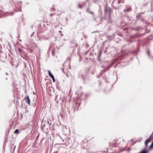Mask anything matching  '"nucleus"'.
<instances>
[{"label":"nucleus","mask_w":153,"mask_h":153,"mask_svg":"<svg viewBox=\"0 0 153 153\" xmlns=\"http://www.w3.org/2000/svg\"><path fill=\"white\" fill-rule=\"evenodd\" d=\"M22 2L21 1H10V4H12L13 6H14L15 7V9L13 11L10 12V15L13 16L14 14L18 12H22Z\"/></svg>","instance_id":"f257e3e1"},{"label":"nucleus","mask_w":153,"mask_h":153,"mask_svg":"<svg viewBox=\"0 0 153 153\" xmlns=\"http://www.w3.org/2000/svg\"><path fill=\"white\" fill-rule=\"evenodd\" d=\"M81 104V102H79L78 101H76L75 102V104H74L71 108V109L70 110V109H68V111L69 114H72L74 112L77 111L79 108V107Z\"/></svg>","instance_id":"f03ea898"},{"label":"nucleus","mask_w":153,"mask_h":153,"mask_svg":"<svg viewBox=\"0 0 153 153\" xmlns=\"http://www.w3.org/2000/svg\"><path fill=\"white\" fill-rule=\"evenodd\" d=\"M115 62L113 61L110 63L108 64L106 66H105L104 65H102L101 66V67L103 68V69L101 71V72L100 73V75H101L103 73H104L106 71H108Z\"/></svg>","instance_id":"7ed1b4c3"},{"label":"nucleus","mask_w":153,"mask_h":153,"mask_svg":"<svg viewBox=\"0 0 153 153\" xmlns=\"http://www.w3.org/2000/svg\"><path fill=\"white\" fill-rule=\"evenodd\" d=\"M151 28L149 27H146L145 29V32L143 33H137L134 34V36L137 38H140L144 36L146 33L150 32Z\"/></svg>","instance_id":"20e7f679"},{"label":"nucleus","mask_w":153,"mask_h":153,"mask_svg":"<svg viewBox=\"0 0 153 153\" xmlns=\"http://www.w3.org/2000/svg\"><path fill=\"white\" fill-rule=\"evenodd\" d=\"M99 8L100 9H99L98 10L99 15L97 16L96 18H94V21H97L96 20L97 19H98V20L99 21H101L103 19V18L102 16V9L100 5H99Z\"/></svg>","instance_id":"39448f33"},{"label":"nucleus","mask_w":153,"mask_h":153,"mask_svg":"<svg viewBox=\"0 0 153 153\" xmlns=\"http://www.w3.org/2000/svg\"><path fill=\"white\" fill-rule=\"evenodd\" d=\"M140 51V47L137 46L136 48V49L131 50L129 51V52L132 54L136 56L138 54V53Z\"/></svg>","instance_id":"423d86ee"},{"label":"nucleus","mask_w":153,"mask_h":153,"mask_svg":"<svg viewBox=\"0 0 153 153\" xmlns=\"http://www.w3.org/2000/svg\"><path fill=\"white\" fill-rule=\"evenodd\" d=\"M10 132V129H8V132L6 133L4 137V141L3 145V150H4V152L5 151V146L6 145V143H7V139L8 137V136L9 135V132Z\"/></svg>","instance_id":"0eeeda50"},{"label":"nucleus","mask_w":153,"mask_h":153,"mask_svg":"<svg viewBox=\"0 0 153 153\" xmlns=\"http://www.w3.org/2000/svg\"><path fill=\"white\" fill-rule=\"evenodd\" d=\"M144 14V13L142 12L136 15V18L137 21H138L140 19H141V22H143L145 21L144 19L143 18V16H142V14Z\"/></svg>","instance_id":"6e6552de"},{"label":"nucleus","mask_w":153,"mask_h":153,"mask_svg":"<svg viewBox=\"0 0 153 153\" xmlns=\"http://www.w3.org/2000/svg\"><path fill=\"white\" fill-rule=\"evenodd\" d=\"M102 48H101L100 51L98 52V55L97 57V60L100 62H101V57L102 53Z\"/></svg>","instance_id":"1a4fd4ad"},{"label":"nucleus","mask_w":153,"mask_h":153,"mask_svg":"<svg viewBox=\"0 0 153 153\" xmlns=\"http://www.w3.org/2000/svg\"><path fill=\"white\" fill-rule=\"evenodd\" d=\"M131 29L140 32L142 30H143V29L140 26H137L135 27H131Z\"/></svg>","instance_id":"9d476101"},{"label":"nucleus","mask_w":153,"mask_h":153,"mask_svg":"<svg viewBox=\"0 0 153 153\" xmlns=\"http://www.w3.org/2000/svg\"><path fill=\"white\" fill-rule=\"evenodd\" d=\"M24 99L26 101V102L29 105H30V100L29 96L27 95V96L25 97Z\"/></svg>","instance_id":"9b49d317"},{"label":"nucleus","mask_w":153,"mask_h":153,"mask_svg":"<svg viewBox=\"0 0 153 153\" xmlns=\"http://www.w3.org/2000/svg\"><path fill=\"white\" fill-rule=\"evenodd\" d=\"M105 13H107L108 15L111 16V14L112 12L111 8L110 7L107 10H104Z\"/></svg>","instance_id":"f8f14e48"},{"label":"nucleus","mask_w":153,"mask_h":153,"mask_svg":"<svg viewBox=\"0 0 153 153\" xmlns=\"http://www.w3.org/2000/svg\"><path fill=\"white\" fill-rule=\"evenodd\" d=\"M151 141L149 138H148L146 139L144 142V144L145 145V148H147L148 147V143Z\"/></svg>","instance_id":"ddd939ff"},{"label":"nucleus","mask_w":153,"mask_h":153,"mask_svg":"<svg viewBox=\"0 0 153 153\" xmlns=\"http://www.w3.org/2000/svg\"><path fill=\"white\" fill-rule=\"evenodd\" d=\"M132 10L131 8V7L128 6L126 7V8L124 9L123 11L125 12H129Z\"/></svg>","instance_id":"4468645a"},{"label":"nucleus","mask_w":153,"mask_h":153,"mask_svg":"<svg viewBox=\"0 0 153 153\" xmlns=\"http://www.w3.org/2000/svg\"><path fill=\"white\" fill-rule=\"evenodd\" d=\"M70 45H75V48L78 46V45L77 43L74 40H71L70 42Z\"/></svg>","instance_id":"2eb2a0df"},{"label":"nucleus","mask_w":153,"mask_h":153,"mask_svg":"<svg viewBox=\"0 0 153 153\" xmlns=\"http://www.w3.org/2000/svg\"><path fill=\"white\" fill-rule=\"evenodd\" d=\"M78 78L82 79L83 80V82L85 83V79H86L82 74H79L78 76Z\"/></svg>","instance_id":"dca6fc26"},{"label":"nucleus","mask_w":153,"mask_h":153,"mask_svg":"<svg viewBox=\"0 0 153 153\" xmlns=\"http://www.w3.org/2000/svg\"><path fill=\"white\" fill-rule=\"evenodd\" d=\"M86 4V3L84 2H83L82 4L79 3L78 5V7L80 8V9H82V7L84 5L85 6Z\"/></svg>","instance_id":"f3484780"},{"label":"nucleus","mask_w":153,"mask_h":153,"mask_svg":"<svg viewBox=\"0 0 153 153\" xmlns=\"http://www.w3.org/2000/svg\"><path fill=\"white\" fill-rule=\"evenodd\" d=\"M45 126V124L43 122V120L41 121V128L42 130L44 129V127Z\"/></svg>","instance_id":"a211bd4d"},{"label":"nucleus","mask_w":153,"mask_h":153,"mask_svg":"<svg viewBox=\"0 0 153 153\" xmlns=\"http://www.w3.org/2000/svg\"><path fill=\"white\" fill-rule=\"evenodd\" d=\"M111 16L108 15V23H111L112 22V20L111 18Z\"/></svg>","instance_id":"6ab92c4d"},{"label":"nucleus","mask_w":153,"mask_h":153,"mask_svg":"<svg viewBox=\"0 0 153 153\" xmlns=\"http://www.w3.org/2000/svg\"><path fill=\"white\" fill-rule=\"evenodd\" d=\"M90 94H91L89 93H86L85 95V98H84V100H86Z\"/></svg>","instance_id":"aec40b11"},{"label":"nucleus","mask_w":153,"mask_h":153,"mask_svg":"<svg viewBox=\"0 0 153 153\" xmlns=\"http://www.w3.org/2000/svg\"><path fill=\"white\" fill-rule=\"evenodd\" d=\"M52 120L49 118L47 119V122L49 126H50L52 124Z\"/></svg>","instance_id":"412c9836"},{"label":"nucleus","mask_w":153,"mask_h":153,"mask_svg":"<svg viewBox=\"0 0 153 153\" xmlns=\"http://www.w3.org/2000/svg\"><path fill=\"white\" fill-rule=\"evenodd\" d=\"M153 149V141L152 142L151 144L150 145L149 147V150H152Z\"/></svg>","instance_id":"4be33fe9"},{"label":"nucleus","mask_w":153,"mask_h":153,"mask_svg":"<svg viewBox=\"0 0 153 153\" xmlns=\"http://www.w3.org/2000/svg\"><path fill=\"white\" fill-rule=\"evenodd\" d=\"M20 132V130L18 129H16L14 131V133L18 134Z\"/></svg>","instance_id":"5701e85b"},{"label":"nucleus","mask_w":153,"mask_h":153,"mask_svg":"<svg viewBox=\"0 0 153 153\" xmlns=\"http://www.w3.org/2000/svg\"><path fill=\"white\" fill-rule=\"evenodd\" d=\"M10 12H6L5 13H2V16H8L9 15V14Z\"/></svg>","instance_id":"b1692460"},{"label":"nucleus","mask_w":153,"mask_h":153,"mask_svg":"<svg viewBox=\"0 0 153 153\" xmlns=\"http://www.w3.org/2000/svg\"><path fill=\"white\" fill-rule=\"evenodd\" d=\"M109 7H108V4L107 3H106V4H105V7H104V10H107L109 8Z\"/></svg>","instance_id":"393cba45"},{"label":"nucleus","mask_w":153,"mask_h":153,"mask_svg":"<svg viewBox=\"0 0 153 153\" xmlns=\"http://www.w3.org/2000/svg\"><path fill=\"white\" fill-rule=\"evenodd\" d=\"M107 41L108 40H106L102 43V46L101 48H102V49L103 48H104V44H105V43H106Z\"/></svg>","instance_id":"a878e982"},{"label":"nucleus","mask_w":153,"mask_h":153,"mask_svg":"<svg viewBox=\"0 0 153 153\" xmlns=\"http://www.w3.org/2000/svg\"><path fill=\"white\" fill-rule=\"evenodd\" d=\"M88 75V72H86L85 73V74L84 75L85 77L86 78L85 79V80L87 79V76Z\"/></svg>","instance_id":"bb28decb"},{"label":"nucleus","mask_w":153,"mask_h":153,"mask_svg":"<svg viewBox=\"0 0 153 153\" xmlns=\"http://www.w3.org/2000/svg\"><path fill=\"white\" fill-rule=\"evenodd\" d=\"M18 50L19 52V53H21L22 54L23 53L22 51V50L20 48H19V47L18 48Z\"/></svg>","instance_id":"cd10ccee"},{"label":"nucleus","mask_w":153,"mask_h":153,"mask_svg":"<svg viewBox=\"0 0 153 153\" xmlns=\"http://www.w3.org/2000/svg\"><path fill=\"white\" fill-rule=\"evenodd\" d=\"M148 56L149 59H153V56L150 54L148 55Z\"/></svg>","instance_id":"c85d7f7f"},{"label":"nucleus","mask_w":153,"mask_h":153,"mask_svg":"<svg viewBox=\"0 0 153 153\" xmlns=\"http://www.w3.org/2000/svg\"><path fill=\"white\" fill-rule=\"evenodd\" d=\"M70 47L71 48H74V49H73V52L74 51V50H75V45H70Z\"/></svg>","instance_id":"c756f323"},{"label":"nucleus","mask_w":153,"mask_h":153,"mask_svg":"<svg viewBox=\"0 0 153 153\" xmlns=\"http://www.w3.org/2000/svg\"><path fill=\"white\" fill-rule=\"evenodd\" d=\"M147 54L148 55H150V51L149 49H148L147 51L146 52Z\"/></svg>","instance_id":"7c9ffc66"},{"label":"nucleus","mask_w":153,"mask_h":153,"mask_svg":"<svg viewBox=\"0 0 153 153\" xmlns=\"http://www.w3.org/2000/svg\"><path fill=\"white\" fill-rule=\"evenodd\" d=\"M121 62V61H119V62H118L117 64H116L114 65V68H116L117 67V65L118 64H120V63Z\"/></svg>","instance_id":"2f4dec72"},{"label":"nucleus","mask_w":153,"mask_h":153,"mask_svg":"<svg viewBox=\"0 0 153 153\" xmlns=\"http://www.w3.org/2000/svg\"><path fill=\"white\" fill-rule=\"evenodd\" d=\"M50 50H51V48H49L48 51V52H47V54L48 55V56L49 55V54H50Z\"/></svg>","instance_id":"473e14b6"},{"label":"nucleus","mask_w":153,"mask_h":153,"mask_svg":"<svg viewBox=\"0 0 153 153\" xmlns=\"http://www.w3.org/2000/svg\"><path fill=\"white\" fill-rule=\"evenodd\" d=\"M153 137V135L151 134L149 136V137L148 138H149L150 140H151V139Z\"/></svg>","instance_id":"72a5a7b5"},{"label":"nucleus","mask_w":153,"mask_h":153,"mask_svg":"<svg viewBox=\"0 0 153 153\" xmlns=\"http://www.w3.org/2000/svg\"><path fill=\"white\" fill-rule=\"evenodd\" d=\"M48 73L49 76H50L51 74H52V73L50 70L48 71Z\"/></svg>","instance_id":"f704fd0d"},{"label":"nucleus","mask_w":153,"mask_h":153,"mask_svg":"<svg viewBox=\"0 0 153 153\" xmlns=\"http://www.w3.org/2000/svg\"><path fill=\"white\" fill-rule=\"evenodd\" d=\"M32 105L33 107H35L36 106V103H34L33 104H32Z\"/></svg>","instance_id":"c9c22d12"},{"label":"nucleus","mask_w":153,"mask_h":153,"mask_svg":"<svg viewBox=\"0 0 153 153\" xmlns=\"http://www.w3.org/2000/svg\"><path fill=\"white\" fill-rule=\"evenodd\" d=\"M49 131L48 128H46V133H48L49 132Z\"/></svg>","instance_id":"e433bc0d"},{"label":"nucleus","mask_w":153,"mask_h":153,"mask_svg":"<svg viewBox=\"0 0 153 153\" xmlns=\"http://www.w3.org/2000/svg\"><path fill=\"white\" fill-rule=\"evenodd\" d=\"M49 76L51 78H52L53 77H54V75L52 74H51L50 76Z\"/></svg>","instance_id":"4c0bfd02"},{"label":"nucleus","mask_w":153,"mask_h":153,"mask_svg":"<svg viewBox=\"0 0 153 153\" xmlns=\"http://www.w3.org/2000/svg\"><path fill=\"white\" fill-rule=\"evenodd\" d=\"M79 56V57H80V58H79V61L80 62H81L82 60V57H81V56Z\"/></svg>","instance_id":"58836bf2"},{"label":"nucleus","mask_w":153,"mask_h":153,"mask_svg":"<svg viewBox=\"0 0 153 153\" xmlns=\"http://www.w3.org/2000/svg\"><path fill=\"white\" fill-rule=\"evenodd\" d=\"M53 80V82H55V79L54 78V77L51 78Z\"/></svg>","instance_id":"ea45409f"},{"label":"nucleus","mask_w":153,"mask_h":153,"mask_svg":"<svg viewBox=\"0 0 153 153\" xmlns=\"http://www.w3.org/2000/svg\"><path fill=\"white\" fill-rule=\"evenodd\" d=\"M21 106H22V108L24 107V108H26V109H27V108L26 107V106H27V105L25 106H23V104H22V105Z\"/></svg>","instance_id":"a19ab883"},{"label":"nucleus","mask_w":153,"mask_h":153,"mask_svg":"<svg viewBox=\"0 0 153 153\" xmlns=\"http://www.w3.org/2000/svg\"><path fill=\"white\" fill-rule=\"evenodd\" d=\"M147 4H148V2H147L146 3L143 4V6H147Z\"/></svg>","instance_id":"79ce46f5"},{"label":"nucleus","mask_w":153,"mask_h":153,"mask_svg":"<svg viewBox=\"0 0 153 153\" xmlns=\"http://www.w3.org/2000/svg\"><path fill=\"white\" fill-rule=\"evenodd\" d=\"M34 33H35V32H32V34H31V35H30V36L31 37L33 36L34 35Z\"/></svg>","instance_id":"37998d69"},{"label":"nucleus","mask_w":153,"mask_h":153,"mask_svg":"<svg viewBox=\"0 0 153 153\" xmlns=\"http://www.w3.org/2000/svg\"><path fill=\"white\" fill-rule=\"evenodd\" d=\"M52 88V89H50V91H53V92H54V91H55V90H54V88Z\"/></svg>","instance_id":"c03bdc74"},{"label":"nucleus","mask_w":153,"mask_h":153,"mask_svg":"<svg viewBox=\"0 0 153 153\" xmlns=\"http://www.w3.org/2000/svg\"><path fill=\"white\" fill-rule=\"evenodd\" d=\"M56 88H58V84H59V83H58V82L57 81H56Z\"/></svg>","instance_id":"a18cd8bd"},{"label":"nucleus","mask_w":153,"mask_h":153,"mask_svg":"<svg viewBox=\"0 0 153 153\" xmlns=\"http://www.w3.org/2000/svg\"><path fill=\"white\" fill-rule=\"evenodd\" d=\"M10 145H11V146H10V152H11V150H12V146H11V143H10Z\"/></svg>","instance_id":"49530a36"},{"label":"nucleus","mask_w":153,"mask_h":153,"mask_svg":"<svg viewBox=\"0 0 153 153\" xmlns=\"http://www.w3.org/2000/svg\"><path fill=\"white\" fill-rule=\"evenodd\" d=\"M85 46L87 48H88L89 47V45L87 43L86 44Z\"/></svg>","instance_id":"de8ad7c7"},{"label":"nucleus","mask_w":153,"mask_h":153,"mask_svg":"<svg viewBox=\"0 0 153 153\" xmlns=\"http://www.w3.org/2000/svg\"><path fill=\"white\" fill-rule=\"evenodd\" d=\"M99 32V31L97 30V31H94V32H93L91 33H97V32Z\"/></svg>","instance_id":"09e8293b"},{"label":"nucleus","mask_w":153,"mask_h":153,"mask_svg":"<svg viewBox=\"0 0 153 153\" xmlns=\"http://www.w3.org/2000/svg\"><path fill=\"white\" fill-rule=\"evenodd\" d=\"M44 140V138H42V139H41V140H40V144H41V142H42V141L43 140Z\"/></svg>","instance_id":"8fccbe9b"},{"label":"nucleus","mask_w":153,"mask_h":153,"mask_svg":"<svg viewBox=\"0 0 153 153\" xmlns=\"http://www.w3.org/2000/svg\"><path fill=\"white\" fill-rule=\"evenodd\" d=\"M1 44H0V53H1V52H2V51L1 50Z\"/></svg>","instance_id":"3c124183"},{"label":"nucleus","mask_w":153,"mask_h":153,"mask_svg":"<svg viewBox=\"0 0 153 153\" xmlns=\"http://www.w3.org/2000/svg\"><path fill=\"white\" fill-rule=\"evenodd\" d=\"M84 37L85 39L87 38V36L85 35H84Z\"/></svg>","instance_id":"603ef678"},{"label":"nucleus","mask_w":153,"mask_h":153,"mask_svg":"<svg viewBox=\"0 0 153 153\" xmlns=\"http://www.w3.org/2000/svg\"><path fill=\"white\" fill-rule=\"evenodd\" d=\"M16 145H15L12 148L13 149V150H14L15 149V148H16Z\"/></svg>","instance_id":"864d4df0"},{"label":"nucleus","mask_w":153,"mask_h":153,"mask_svg":"<svg viewBox=\"0 0 153 153\" xmlns=\"http://www.w3.org/2000/svg\"><path fill=\"white\" fill-rule=\"evenodd\" d=\"M89 13H90L91 14H94V13L93 12H92V11H89Z\"/></svg>","instance_id":"5fc2aeb1"},{"label":"nucleus","mask_w":153,"mask_h":153,"mask_svg":"<svg viewBox=\"0 0 153 153\" xmlns=\"http://www.w3.org/2000/svg\"><path fill=\"white\" fill-rule=\"evenodd\" d=\"M51 9H52V11H54L55 10V9L53 7H52Z\"/></svg>","instance_id":"6e6d98bb"},{"label":"nucleus","mask_w":153,"mask_h":153,"mask_svg":"<svg viewBox=\"0 0 153 153\" xmlns=\"http://www.w3.org/2000/svg\"><path fill=\"white\" fill-rule=\"evenodd\" d=\"M87 11H88V12H89V11H90L89 10V7H88L87 9V10H86Z\"/></svg>","instance_id":"4d7b16f0"},{"label":"nucleus","mask_w":153,"mask_h":153,"mask_svg":"<svg viewBox=\"0 0 153 153\" xmlns=\"http://www.w3.org/2000/svg\"><path fill=\"white\" fill-rule=\"evenodd\" d=\"M21 117L22 118V119H23V114H21Z\"/></svg>","instance_id":"13d9d810"},{"label":"nucleus","mask_w":153,"mask_h":153,"mask_svg":"<svg viewBox=\"0 0 153 153\" xmlns=\"http://www.w3.org/2000/svg\"><path fill=\"white\" fill-rule=\"evenodd\" d=\"M60 36L61 37L63 36V34L62 33H60Z\"/></svg>","instance_id":"bf43d9fd"},{"label":"nucleus","mask_w":153,"mask_h":153,"mask_svg":"<svg viewBox=\"0 0 153 153\" xmlns=\"http://www.w3.org/2000/svg\"><path fill=\"white\" fill-rule=\"evenodd\" d=\"M55 95H56L55 97H56V98H57L58 96V95L57 94H56V93H55Z\"/></svg>","instance_id":"052dcab7"},{"label":"nucleus","mask_w":153,"mask_h":153,"mask_svg":"<svg viewBox=\"0 0 153 153\" xmlns=\"http://www.w3.org/2000/svg\"><path fill=\"white\" fill-rule=\"evenodd\" d=\"M104 53H106V54L107 53V52L106 50H105V51H104Z\"/></svg>","instance_id":"680f3d73"},{"label":"nucleus","mask_w":153,"mask_h":153,"mask_svg":"<svg viewBox=\"0 0 153 153\" xmlns=\"http://www.w3.org/2000/svg\"><path fill=\"white\" fill-rule=\"evenodd\" d=\"M88 53V51H86V52H85V55H87Z\"/></svg>","instance_id":"e2e57ef3"},{"label":"nucleus","mask_w":153,"mask_h":153,"mask_svg":"<svg viewBox=\"0 0 153 153\" xmlns=\"http://www.w3.org/2000/svg\"><path fill=\"white\" fill-rule=\"evenodd\" d=\"M39 136V134H38L37 136L36 137V140L37 139V138H38Z\"/></svg>","instance_id":"0e129e2a"},{"label":"nucleus","mask_w":153,"mask_h":153,"mask_svg":"<svg viewBox=\"0 0 153 153\" xmlns=\"http://www.w3.org/2000/svg\"><path fill=\"white\" fill-rule=\"evenodd\" d=\"M96 20H97V21H95V22H99V21H99V20H98V19H97Z\"/></svg>","instance_id":"69168bd1"},{"label":"nucleus","mask_w":153,"mask_h":153,"mask_svg":"<svg viewBox=\"0 0 153 153\" xmlns=\"http://www.w3.org/2000/svg\"><path fill=\"white\" fill-rule=\"evenodd\" d=\"M59 33H62V31L61 30H59Z\"/></svg>","instance_id":"338daca9"},{"label":"nucleus","mask_w":153,"mask_h":153,"mask_svg":"<svg viewBox=\"0 0 153 153\" xmlns=\"http://www.w3.org/2000/svg\"><path fill=\"white\" fill-rule=\"evenodd\" d=\"M142 138H141V139L140 140H138V142H140L142 140Z\"/></svg>","instance_id":"774afa93"}]
</instances>
